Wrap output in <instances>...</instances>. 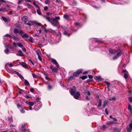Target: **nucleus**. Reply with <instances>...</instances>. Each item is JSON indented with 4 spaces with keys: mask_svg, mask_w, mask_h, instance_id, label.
Segmentation results:
<instances>
[{
    "mask_svg": "<svg viewBox=\"0 0 132 132\" xmlns=\"http://www.w3.org/2000/svg\"><path fill=\"white\" fill-rule=\"evenodd\" d=\"M43 17L48 21L50 22L52 25L54 26H56L59 24V22H57L56 20H59L60 18L59 16H56L55 18L52 17L51 18L47 16H43Z\"/></svg>",
    "mask_w": 132,
    "mask_h": 132,
    "instance_id": "f257e3e1",
    "label": "nucleus"
},
{
    "mask_svg": "<svg viewBox=\"0 0 132 132\" xmlns=\"http://www.w3.org/2000/svg\"><path fill=\"white\" fill-rule=\"evenodd\" d=\"M82 69H78L76 72L73 73V76L74 77H77L78 76L80 73H82Z\"/></svg>",
    "mask_w": 132,
    "mask_h": 132,
    "instance_id": "f03ea898",
    "label": "nucleus"
},
{
    "mask_svg": "<svg viewBox=\"0 0 132 132\" xmlns=\"http://www.w3.org/2000/svg\"><path fill=\"white\" fill-rule=\"evenodd\" d=\"M36 52L38 56V59L40 61H42V56L40 51L39 50H37L36 51Z\"/></svg>",
    "mask_w": 132,
    "mask_h": 132,
    "instance_id": "7ed1b4c3",
    "label": "nucleus"
},
{
    "mask_svg": "<svg viewBox=\"0 0 132 132\" xmlns=\"http://www.w3.org/2000/svg\"><path fill=\"white\" fill-rule=\"evenodd\" d=\"M126 128L127 132H131V131L132 130V121L127 126Z\"/></svg>",
    "mask_w": 132,
    "mask_h": 132,
    "instance_id": "20e7f679",
    "label": "nucleus"
},
{
    "mask_svg": "<svg viewBox=\"0 0 132 132\" xmlns=\"http://www.w3.org/2000/svg\"><path fill=\"white\" fill-rule=\"evenodd\" d=\"M51 62L53 63V64L55 65L57 68H59V65L56 61L54 59H52L51 60Z\"/></svg>",
    "mask_w": 132,
    "mask_h": 132,
    "instance_id": "39448f33",
    "label": "nucleus"
},
{
    "mask_svg": "<svg viewBox=\"0 0 132 132\" xmlns=\"http://www.w3.org/2000/svg\"><path fill=\"white\" fill-rule=\"evenodd\" d=\"M13 45L15 47H16L18 45L19 47H23V45L20 43H18L17 44L15 42H14L13 44Z\"/></svg>",
    "mask_w": 132,
    "mask_h": 132,
    "instance_id": "423d86ee",
    "label": "nucleus"
},
{
    "mask_svg": "<svg viewBox=\"0 0 132 132\" xmlns=\"http://www.w3.org/2000/svg\"><path fill=\"white\" fill-rule=\"evenodd\" d=\"M53 66L52 65H51L50 66V68L52 69V71L55 72H57L58 71V70L56 68H53Z\"/></svg>",
    "mask_w": 132,
    "mask_h": 132,
    "instance_id": "0eeeda50",
    "label": "nucleus"
},
{
    "mask_svg": "<svg viewBox=\"0 0 132 132\" xmlns=\"http://www.w3.org/2000/svg\"><path fill=\"white\" fill-rule=\"evenodd\" d=\"M28 17L26 16H24L22 18V20L24 22L25 24H27V22L28 21Z\"/></svg>",
    "mask_w": 132,
    "mask_h": 132,
    "instance_id": "6e6552de",
    "label": "nucleus"
},
{
    "mask_svg": "<svg viewBox=\"0 0 132 132\" xmlns=\"http://www.w3.org/2000/svg\"><path fill=\"white\" fill-rule=\"evenodd\" d=\"M80 95V94L79 92H77L76 93V94L73 96L74 98L76 99L78 98L79 96Z\"/></svg>",
    "mask_w": 132,
    "mask_h": 132,
    "instance_id": "1a4fd4ad",
    "label": "nucleus"
},
{
    "mask_svg": "<svg viewBox=\"0 0 132 132\" xmlns=\"http://www.w3.org/2000/svg\"><path fill=\"white\" fill-rule=\"evenodd\" d=\"M63 18L66 20L68 21L70 19V15L67 14H65L63 16Z\"/></svg>",
    "mask_w": 132,
    "mask_h": 132,
    "instance_id": "9d476101",
    "label": "nucleus"
},
{
    "mask_svg": "<svg viewBox=\"0 0 132 132\" xmlns=\"http://www.w3.org/2000/svg\"><path fill=\"white\" fill-rule=\"evenodd\" d=\"M109 53L111 54H114L117 52V51L116 50H114L111 49H110L109 50Z\"/></svg>",
    "mask_w": 132,
    "mask_h": 132,
    "instance_id": "9b49d317",
    "label": "nucleus"
},
{
    "mask_svg": "<svg viewBox=\"0 0 132 132\" xmlns=\"http://www.w3.org/2000/svg\"><path fill=\"white\" fill-rule=\"evenodd\" d=\"M19 64L24 68H26L27 67V64L24 62H21Z\"/></svg>",
    "mask_w": 132,
    "mask_h": 132,
    "instance_id": "f8f14e48",
    "label": "nucleus"
},
{
    "mask_svg": "<svg viewBox=\"0 0 132 132\" xmlns=\"http://www.w3.org/2000/svg\"><path fill=\"white\" fill-rule=\"evenodd\" d=\"M39 105H39L38 106L37 105L35 106L34 108V109L36 110H38L42 106L40 104Z\"/></svg>",
    "mask_w": 132,
    "mask_h": 132,
    "instance_id": "ddd939ff",
    "label": "nucleus"
},
{
    "mask_svg": "<svg viewBox=\"0 0 132 132\" xmlns=\"http://www.w3.org/2000/svg\"><path fill=\"white\" fill-rule=\"evenodd\" d=\"M114 130L115 131H117V132H120L121 131V129L118 127H115L114 128Z\"/></svg>",
    "mask_w": 132,
    "mask_h": 132,
    "instance_id": "4468645a",
    "label": "nucleus"
},
{
    "mask_svg": "<svg viewBox=\"0 0 132 132\" xmlns=\"http://www.w3.org/2000/svg\"><path fill=\"white\" fill-rule=\"evenodd\" d=\"M29 37V36L28 34L27 33L24 34L22 36V37L23 38H28Z\"/></svg>",
    "mask_w": 132,
    "mask_h": 132,
    "instance_id": "2eb2a0df",
    "label": "nucleus"
},
{
    "mask_svg": "<svg viewBox=\"0 0 132 132\" xmlns=\"http://www.w3.org/2000/svg\"><path fill=\"white\" fill-rule=\"evenodd\" d=\"M36 103V102H29L28 104L30 106H31L33 105Z\"/></svg>",
    "mask_w": 132,
    "mask_h": 132,
    "instance_id": "dca6fc26",
    "label": "nucleus"
},
{
    "mask_svg": "<svg viewBox=\"0 0 132 132\" xmlns=\"http://www.w3.org/2000/svg\"><path fill=\"white\" fill-rule=\"evenodd\" d=\"M24 83L26 86H30V84H29V83L27 80H24Z\"/></svg>",
    "mask_w": 132,
    "mask_h": 132,
    "instance_id": "f3484780",
    "label": "nucleus"
},
{
    "mask_svg": "<svg viewBox=\"0 0 132 132\" xmlns=\"http://www.w3.org/2000/svg\"><path fill=\"white\" fill-rule=\"evenodd\" d=\"M7 11V10L6 8L5 7L3 8H0V11L4 12H5Z\"/></svg>",
    "mask_w": 132,
    "mask_h": 132,
    "instance_id": "a211bd4d",
    "label": "nucleus"
},
{
    "mask_svg": "<svg viewBox=\"0 0 132 132\" xmlns=\"http://www.w3.org/2000/svg\"><path fill=\"white\" fill-rule=\"evenodd\" d=\"M96 79L97 80H102L103 79L101 78L100 76H97L96 77Z\"/></svg>",
    "mask_w": 132,
    "mask_h": 132,
    "instance_id": "6ab92c4d",
    "label": "nucleus"
},
{
    "mask_svg": "<svg viewBox=\"0 0 132 132\" xmlns=\"http://www.w3.org/2000/svg\"><path fill=\"white\" fill-rule=\"evenodd\" d=\"M29 26H31L33 25V23L31 21H29L26 24Z\"/></svg>",
    "mask_w": 132,
    "mask_h": 132,
    "instance_id": "aec40b11",
    "label": "nucleus"
},
{
    "mask_svg": "<svg viewBox=\"0 0 132 132\" xmlns=\"http://www.w3.org/2000/svg\"><path fill=\"white\" fill-rule=\"evenodd\" d=\"M76 91L72 90L70 92V93L71 95L73 96L76 94Z\"/></svg>",
    "mask_w": 132,
    "mask_h": 132,
    "instance_id": "412c9836",
    "label": "nucleus"
},
{
    "mask_svg": "<svg viewBox=\"0 0 132 132\" xmlns=\"http://www.w3.org/2000/svg\"><path fill=\"white\" fill-rule=\"evenodd\" d=\"M18 52L19 53V55L20 56H23V55L22 54H23L22 52V51L20 50H19L18 51Z\"/></svg>",
    "mask_w": 132,
    "mask_h": 132,
    "instance_id": "4be33fe9",
    "label": "nucleus"
},
{
    "mask_svg": "<svg viewBox=\"0 0 132 132\" xmlns=\"http://www.w3.org/2000/svg\"><path fill=\"white\" fill-rule=\"evenodd\" d=\"M87 77H88L87 76H83L81 77L80 78L81 79H82L84 80L87 78Z\"/></svg>",
    "mask_w": 132,
    "mask_h": 132,
    "instance_id": "5701e85b",
    "label": "nucleus"
},
{
    "mask_svg": "<svg viewBox=\"0 0 132 132\" xmlns=\"http://www.w3.org/2000/svg\"><path fill=\"white\" fill-rule=\"evenodd\" d=\"M12 38L14 39V40L18 41L19 40V38L15 36H13L12 37Z\"/></svg>",
    "mask_w": 132,
    "mask_h": 132,
    "instance_id": "b1692460",
    "label": "nucleus"
},
{
    "mask_svg": "<svg viewBox=\"0 0 132 132\" xmlns=\"http://www.w3.org/2000/svg\"><path fill=\"white\" fill-rule=\"evenodd\" d=\"M2 18L5 22H7V19L6 17L4 16H2Z\"/></svg>",
    "mask_w": 132,
    "mask_h": 132,
    "instance_id": "393cba45",
    "label": "nucleus"
},
{
    "mask_svg": "<svg viewBox=\"0 0 132 132\" xmlns=\"http://www.w3.org/2000/svg\"><path fill=\"white\" fill-rule=\"evenodd\" d=\"M51 2V0H46L45 3L46 4H49Z\"/></svg>",
    "mask_w": 132,
    "mask_h": 132,
    "instance_id": "a878e982",
    "label": "nucleus"
},
{
    "mask_svg": "<svg viewBox=\"0 0 132 132\" xmlns=\"http://www.w3.org/2000/svg\"><path fill=\"white\" fill-rule=\"evenodd\" d=\"M63 34L65 35H68V36H69L70 35V34H68L66 30H64V31Z\"/></svg>",
    "mask_w": 132,
    "mask_h": 132,
    "instance_id": "bb28decb",
    "label": "nucleus"
},
{
    "mask_svg": "<svg viewBox=\"0 0 132 132\" xmlns=\"http://www.w3.org/2000/svg\"><path fill=\"white\" fill-rule=\"evenodd\" d=\"M101 103L102 100L101 99H100L99 100L98 106H101Z\"/></svg>",
    "mask_w": 132,
    "mask_h": 132,
    "instance_id": "cd10ccee",
    "label": "nucleus"
},
{
    "mask_svg": "<svg viewBox=\"0 0 132 132\" xmlns=\"http://www.w3.org/2000/svg\"><path fill=\"white\" fill-rule=\"evenodd\" d=\"M19 31L18 29L16 28H14V32L15 34H17L19 33Z\"/></svg>",
    "mask_w": 132,
    "mask_h": 132,
    "instance_id": "c85d7f7f",
    "label": "nucleus"
},
{
    "mask_svg": "<svg viewBox=\"0 0 132 132\" xmlns=\"http://www.w3.org/2000/svg\"><path fill=\"white\" fill-rule=\"evenodd\" d=\"M124 77L125 79H127L128 78V73H126L124 74Z\"/></svg>",
    "mask_w": 132,
    "mask_h": 132,
    "instance_id": "c756f323",
    "label": "nucleus"
},
{
    "mask_svg": "<svg viewBox=\"0 0 132 132\" xmlns=\"http://www.w3.org/2000/svg\"><path fill=\"white\" fill-rule=\"evenodd\" d=\"M17 74L18 75L20 78H23V77L20 74H19L18 72H16Z\"/></svg>",
    "mask_w": 132,
    "mask_h": 132,
    "instance_id": "7c9ffc66",
    "label": "nucleus"
},
{
    "mask_svg": "<svg viewBox=\"0 0 132 132\" xmlns=\"http://www.w3.org/2000/svg\"><path fill=\"white\" fill-rule=\"evenodd\" d=\"M121 54L122 52L121 51H120L117 53V55L119 57L121 55Z\"/></svg>",
    "mask_w": 132,
    "mask_h": 132,
    "instance_id": "2f4dec72",
    "label": "nucleus"
},
{
    "mask_svg": "<svg viewBox=\"0 0 132 132\" xmlns=\"http://www.w3.org/2000/svg\"><path fill=\"white\" fill-rule=\"evenodd\" d=\"M36 24L38 26H41L42 28L44 27V26L43 25H42V24L40 23L37 22V23H36Z\"/></svg>",
    "mask_w": 132,
    "mask_h": 132,
    "instance_id": "473e14b6",
    "label": "nucleus"
},
{
    "mask_svg": "<svg viewBox=\"0 0 132 132\" xmlns=\"http://www.w3.org/2000/svg\"><path fill=\"white\" fill-rule=\"evenodd\" d=\"M108 102L106 101H105L104 102V104H103V106L105 107L106 105L107 104Z\"/></svg>",
    "mask_w": 132,
    "mask_h": 132,
    "instance_id": "72a5a7b5",
    "label": "nucleus"
},
{
    "mask_svg": "<svg viewBox=\"0 0 132 132\" xmlns=\"http://www.w3.org/2000/svg\"><path fill=\"white\" fill-rule=\"evenodd\" d=\"M32 75L33 77L34 78H36L38 77V76L36 75L34 73H32Z\"/></svg>",
    "mask_w": 132,
    "mask_h": 132,
    "instance_id": "f704fd0d",
    "label": "nucleus"
},
{
    "mask_svg": "<svg viewBox=\"0 0 132 132\" xmlns=\"http://www.w3.org/2000/svg\"><path fill=\"white\" fill-rule=\"evenodd\" d=\"M37 12L38 14L40 15L41 14V13L40 10L38 9L37 10Z\"/></svg>",
    "mask_w": 132,
    "mask_h": 132,
    "instance_id": "c9c22d12",
    "label": "nucleus"
},
{
    "mask_svg": "<svg viewBox=\"0 0 132 132\" xmlns=\"http://www.w3.org/2000/svg\"><path fill=\"white\" fill-rule=\"evenodd\" d=\"M9 52V51L8 49H7L4 50V52L6 54H8Z\"/></svg>",
    "mask_w": 132,
    "mask_h": 132,
    "instance_id": "e433bc0d",
    "label": "nucleus"
},
{
    "mask_svg": "<svg viewBox=\"0 0 132 132\" xmlns=\"http://www.w3.org/2000/svg\"><path fill=\"white\" fill-rule=\"evenodd\" d=\"M23 0H19L18 2V4H20L22 2H23Z\"/></svg>",
    "mask_w": 132,
    "mask_h": 132,
    "instance_id": "4c0bfd02",
    "label": "nucleus"
},
{
    "mask_svg": "<svg viewBox=\"0 0 132 132\" xmlns=\"http://www.w3.org/2000/svg\"><path fill=\"white\" fill-rule=\"evenodd\" d=\"M22 50L24 52H25L26 53V54H28L26 52V49L25 48L23 47H22Z\"/></svg>",
    "mask_w": 132,
    "mask_h": 132,
    "instance_id": "58836bf2",
    "label": "nucleus"
},
{
    "mask_svg": "<svg viewBox=\"0 0 132 132\" xmlns=\"http://www.w3.org/2000/svg\"><path fill=\"white\" fill-rule=\"evenodd\" d=\"M21 130L22 132H25L26 131V129L25 128H21Z\"/></svg>",
    "mask_w": 132,
    "mask_h": 132,
    "instance_id": "ea45409f",
    "label": "nucleus"
},
{
    "mask_svg": "<svg viewBox=\"0 0 132 132\" xmlns=\"http://www.w3.org/2000/svg\"><path fill=\"white\" fill-rule=\"evenodd\" d=\"M19 35H23V32L22 30H20L19 31Z\"/></svg>",
    "mask_w": 132,
    "mask_h": 132,
    "instance_id": "a19ab883",
    "label": "nucleus"
},
{
    "mask_svg": "<svg viewBox=\"0 0 132 132\" xmlns=\"http://www.w3.org/2000/svg\"><path fill=\"white\" fill-rule=\"evenodd\" d=\"M131 105L130 104H129L128 105V110H131Z\"/></svg>",
    "mask_w": 132,
    "mask_h": 132,
    "instance_id": "79ce46f5",
    "label": "nucleus"
},
{
    "mask_svg": "<svg viewBox=\"0 0 132 132\" xmlns=\"http://www.w3.org/2000/svg\"><path fill=\"white\" fill-rule=\"evenodd\" d=\"M105 83L107 85L108 87V88L109 87V86L110 85V83L109 82L106 81L105 82Z\"/></svg>",
    "mask_w": 132,
    "mask_h": 132,
    "instance_id": "37998d69",
    "label": "nucleus"
},
{
    "mask_svg": "<svg viewBox=\"0 0 132 132\" xmlns=\"http://www.w3.org/2000/svg\"><path fill=\"white\" fill-rule=\"evenodd\" d=\"M5 36L6 37H9V38H12V37L9 34H6L5 35Z\"/></svg>",
    "mask_w": 132,
    "mask_h": 132,
    "instance_id": "c03bdc74",
    "label": "nucleus"
},
{
    "mask_svg": "<svg viewBox=\"0 0 132 132\" xmlns=\"http://www.w3.org/2000/svg\"><path fill=\"white\" fill-rule=\"evenodd\" d=\"M42 28V29H43L44 30L45 32L46 33L47 32V30L44 27V28Z\"/></svg>",
    "mask_w": 132,
    "mask_h": 132,
    "instance_id": "a18cd8bd",
    "label": "nucleus"
},
{
    "mask_svg": "<svg viewBox=\"0 0 132 132\" xmlns=\"http://www.w3.org/2000/svg\"><path fill=\"white\" fill-rule=\"evenodd\" d=\"M72 1L73 4L75 5H76L77 4L76 1L75 0H72Z\"/></svg>",
    "mask_w": 132,
    "mask_h": 132,
    "instance_id": "49530a36",
    "label": "nucleus"
},
{
    "mask_svg": "<svg viewBox=\"0 0 132 132\" xmlns=\"http://www.w3.org/2000/svg\"><path fill=\"white\" fill-rule=\"evenodd\" d=\"M118 57L116 55L114 56L112 58L113 60H114L117 59Z\"/></svg>",
    "mask_w": 132,
    "mask_h": 132,
    "instance_id": "de8ad7c7",
    "label": "nucleus"
},
{
    "mask_svg": "<svg viewBox=\"0 0 132 132\" xmlns=\"http://www.w3.org/2000/svg\"><path fill=\"white\" fill-rule=\"evenodd\" d=\"M48 7L47 6H45L44 8V10L45 11L48 10Z\"/></svg>",
    "mask_w": 132,
    "mask_h": 132,
    "instance_id": "09e8293b",
    "label": "nucleus"
},
{
    "mask_svg": "<svg viewBox=\"0 0 132 132\" xmlns=\"http://www.w3.org/2000/svg\"><path fill=\"white\" fill-rule=\"evenodd\" d=\"M9 120L10 122H11L13 120V119L12 117H10L9 118Z\"/></svg>",
    "mask_w": 132,
    "mask_h": 132,
    "instance_id": "8fccbe9b",
    "label": "nucleus"
},
{
    "mask_svg": "<svg viewBox=\"0 0 132 132\" xmlns=\"http://www.w3.org/2000/svg\"><path fill=\"white\" fill-rule=\"evenodd\" d=\"M128 100L130 102H132V97H129L128 98Z\"/></svg>",
    "mask_w": 132,
    "mask_h": 132,
    "instance_id": "3c124183",
    "label": "nucleus"
},
{
    "mask_svg": "<svg viewBox=\"0 0 132 132\" xmlns=\"http://www.w3.org/2000/svg\"><path fill=\"white\" fill-rule=\"evenodd\" d=\"M105 112L106 114L108 115V111L107 109V108H106L105 110Z\"/></svg>",
    "mask_w": 132,
    "mask_h": 132,
    "instance_id": "603ef678",
    "label": "nucleus"
},
{
    "mask_svg": "<svg viewBox=\"0 0 132 132\" xmlns=\"http://www.w3.org/2000/svg\"><path fill=\"white\" fill-rule=\"evenodd\" d=\"M74 77L73 76H71L70 77L69 79L71 80L73 79H75Z\"/></svg>",
    "mask_w": 132,
    "mask_h": 132,
    "instance_id": "864d4df0",
    "label": "nucleus"
},
{
    "mask_svg": "<svg viewBox=\"0 0 132 132\" xmlns=\"http://www.w3.org/2000/svg\"><path fill=\"white\" fill-rule=\"evenodd\" d=\"M26 5L28 6V7L29 8H30L31 7V5L30 4H26Z\"/></svg>",
    "mask_w": 132,
    "mask_h": 132,
    "instance_id": "5fc2aeb1",
    "label": "nucleus"
},
{
    "mask_svg": "<svg viewBox=\"0 0 132 132\" xmlns=\"http://www.w3.org/2000/svg\"><path fill=\"white\" fill-rule=\"evenodd\" d=\"M30 90L32 92H33L34 91V90L33 88H30Z\"/></svg>",
    "mask_w": 132,
    "mask_h": 132,
    "instance_id": "6e6d98bb",
    "label": "nucleus"
},
{
    "mask_svg": "<svg viewBox=\"0 0 132 132\" xmlns=\"http://www.w3.org/2000/svg\"><path fill=\"white\" fill-rule=\"evenodd\" d=\"M0 2L1 3H6V1L4 0H0Z\"/></svg>",
    "mask_w": 132,
    "mask_h": 132,
    "instance_id": "4d7b16f0",
    "label": "nucleus"
},
{
    "mask_svg": "<svg viewBox=\"0 0 132 132\" xmlns=\"http://www.w3.org/2000/svg\"><path fill=\"white\" fill-rule=\"evenodd\" d=\"M87 95L88 96H90V93L89 90H87Z\"/></svg>",
    "mask_w": 132,
    "mask_h": 132,
    "instance_id": "13d9d810",
    "label": "nucleus"
},
{
    "mask_svg": "<svg viewBox=\"0 0 132 132\" xmlns=\"http://www.w3.org/2000/svg\"><path fill=\"white\" fill-rule=\"evenodd\" d=\"M21 112V113H24L25 112V111L24 109H22L20 111Z\"/></svg>",
    "mask_w": 132,
    "mask_h": 132,
    "instance_id": "bf43d9fd",
    "label": "nucleus"
},
{
    "mask_svg": "<svg viewBox=\"0 0 132 132\" xmlns=\"http://www.w3.org/2000/svg\"><path fill=\"white\" fill-rule=\"evenodd\" d=\"M116 98L115 97H112L111 98H110L109 99L110 100H116Z\"/></svg>",
    "mask_w": 132,
    "mask_h": 132,
    "instance_id": "052dcab7",
    "label": "nucleus"
},
{
    "mask_svg": "<svg viewBox=\"0 0 132 132\" xmlns=\"http://www.w3.org/2000/svg\"><path fill=\"white\" fill-rule=\"evenodd\" d=\"M90 98V97L88 96H86L85 97L86 99L87 100H89Z\"/></svg>",
    "mask_w": 132,
    "mask_h": 132,
    "instance_id": "680f3d73",
    "label": "nucleus"
},
{
    "mask_svg": "<svg viewBox=\"0 0 132 132\" xmlns=\"http://www.w3.org/2000/svg\"><path fill=\"white\" fill-rule=\"evenodd\" d=\"M42 30L41 29H39L37 31V32H38V34H40Z\"/></svg>",
    "mask_w": 132,
    "mask_h": 132,
    "instance_id": "e2e57ef3",
    "label": "nucleus"
},
{
    "mask_svg": "<svg viewBox=\"0 0 132 132\" xmlns=\"http://www.w3.org/2000/svg\"><path fill=\"white\" fill-rule=\"evenodd\" d=\"M33 4L35 6H36V7H38V6L37 4H36L35 1L34 2Z\"/></svg>",
    "mask_w": 132,
    "mask_h": 132,
    "instance_id": "0e129e2a",
    "label": "nucleus"
},
{
    "mask_svg": "<svg viewBox=\"0 0 132 132\" xmlns=\"http://www.w3.org/2000/svg\"><path fill=\"white\" fill-rule=\"evenodd\" d=\"M75 24L76 26H79V23L78 22L75 23Z\"/></svg>",
    "mask_w": 132,
    "mask_h": 132,
    "instance_id": "69168bd1",
    "label": "nucleus"
},
{
    "mask_svg": "<svg viewBox=\"0 0 132 132\" xmlns=\"http://www.w3.org/2000/svg\"><path fill=\"white\" fill-rule=\"evenodd\" d=\"M32 39H33V38L32 37H30V39H29V41H30V42H32Z\"/></svg>",
    "mask_w": 132,
    "mask_h": 132,
    "instance_id": "338daca9",
    "label": "nucleus"
},
{
    "mask_svg": "<svg viewBox=\"0 0 132 132\" xmlns=\"http://www.w3.org/2000/svg\"><path fill=\"white\" fill-rule=\"evenodd\" d=\"M48 88L49 89H51L52 88V86L50 85H49L48 86Z\"/></svg>",
    "mask_w": 132,
    "mask_h": 132,
    "instance_id": "774afa93",
    "label": "nucleus"
}]
</instances>
